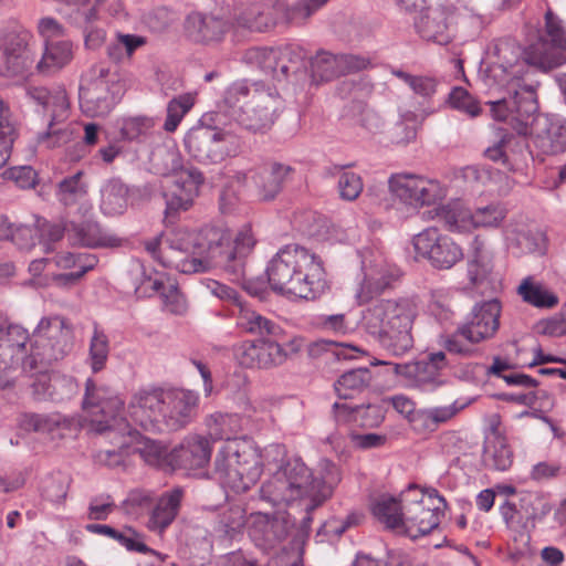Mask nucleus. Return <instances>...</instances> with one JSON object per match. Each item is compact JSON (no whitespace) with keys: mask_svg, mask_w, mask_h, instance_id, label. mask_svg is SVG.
Returning <instances> with one entry per match:
<instances>
[{"mask_svg":"<svg viewBox=\"0 0 566 566\" xmlns=\"http://www.w3.org/2000/svg\"><path fill=\"white\" fill-rule=\"evenodd\" d=\"M391 195L412 208L434 205L446 196L438 180L422 176L397 174L389 178Z\"/></svg>","mask_w":566,"mask_h":566,"instance_id":"nucleus-16","label":"nucleus"},{"mask_svg":"<svg viewBox=\"0 0 566 566\" xmlns=\"http://www.w3.org/2000/svg\"><path fill=\"white\" fill-rule=\"evenodd\" d=\"M538 145L547 154L564 151L566 149V120L551 122L544 134L538 136Z\"/></svg>","mask_w":566,"mask_h":566,"instance_id":"nucleus-55","label":"nucleus"},{"mask_svg":"<svg viewBox=\"0 0 566 566\" xmlns=\"http://www.w3.org/2000/svg\"><path fill=\"white\" fill-rule=\"evenodd\" d=\"M88 192V184L82 170L64 177L56 185L55 197L64 207H72L82 202Z\"/></svg>","mask_w":566,"mask_h":566,"instance_id":"nucleus-43","label":"nucleus"},{"mask_svg":"<svg viewBox=\"0 0 566 566\" xmlns=\"http://www.w3.org/2000/svg\"><path fill=\"white\" fill-rule=\"evenodd\" d=\"M238 312L234 313L237 317V326L249 334L259 335L261 337L279 338L282 334V328L272 319L263 316L259 312L252 310L242 301L235 304Z\"/></svg>","mask_w":566,"mask_h":566,"instance_id":"nucleus-34","label":"nucleus"},{"mask_svg":"<svg viewBox=\"0 0 566 566\" xmlns=\"http://www.w3.org/2000/svg\"><path fill=\"white\" fill-rule=\"evenodd\" d=\"M56 266L61 269L76 268L77 271L62 275L66 282H75L80 280L86 272L94 269L98 260L96 255L91 253H72L63 252L54 256Z\"/></svg>","mask_w":566,"mask_h":566,"instance_id":"nucleus-47","label":"nucleus"},{"mask_svg":"<svg viewBox=\"0 0 566 566\" xmlns=\"http://www.w3.org/2000/svg\"><path fill=\"white\" fill-rule=\"evenodd\" d=\"M63 120H50L48 129L38 135V144L46 149L62 147L72 142L75 136V127L72 124L61 125Z\"/></svg>","mask_w":566,"mask_h":566,"instance_id":"nucleus-53","label":"nucleus"},{"mask_svg":"<svg viewBox=\"0 0 566 566\" xmlns=\"http://www.w3.org/2000/svg\"><path fill=\"white\" fill-rule=\"evenodd\" d=\"M108 355V337L103 331L95 326L88 348V364L93 373H98L105 368Z\"/></svg>","mask_w":566,"mask_h":566,"instance_id":"nucleus-56","label":"nucleus"},{"mask_svg":"<svg viewBox=\"0 0 566 566\" xmlns=\"http://www.w3.org/2000/svg\"><path fill=\"white\" fill-rule=\"evenodd\" d=\"M70 483L71 478L65 473L51 474L43 481L42 495L51 502L60 503L65 500Z\"/></svg>","mask_w":566,"mask_h":566,"instance_id":"nucleus-59","label":"nucleus"},{"mask_svg":"<svg viewBox=\"0 0 566 566\" xmlns=\"http://www.w3.org/2000/svg\"><path fill=\"white\" fill-rule=\"evenodd\" d=\"M364 279L356 292V297L360 304L369 302L375 296L381 294L396 279V273L389 264L381 258L361 261Z\"/></svg>","mask_w":566,"mask_h":566,"instance_id":"nucleus-26","label":"nucleus"},{"mask_svg":"<svg viewBox=\"0 0 566 566\" xmlns=\"http://www.w3.org/2000/svg\"><path fill=\"white\" fill-rule=\"evenodd\" d=\"M265 273L272 291L290 298L313 301L327 289L322 260L298 244L281 248Z\"/></svg>","mask_w":566,"mask_h":566,"instance_id":"nucleus-4","label":"nucleus"},{"mask_svg":"<svg viewBox=\"0 0 566 566\" xmlns=\"http://www.w3.org/2000/svg\"><path fill=\"white\" fill-rule=\"evenodd\" d=\"M150 163L157 174L174 176L171 187L164 193L165 220L174 222L181 212L193 207L200 188L205 184V177L198 168L191 165L185 166L179 151L174 148L165 146L156 148L151 153Z\"/></svg>","mask_w":566,"mask_h":566,"instance_id":"nucleus-8","label":"nucleus"},{"mask_svg":"<svg viewBox=\"0 0 566 566\" xmlns=\"http://www.w3.org/2000/svg\"><path fill=\"white\" fill-rule=\"evenodd\" d=\"M214 472L222 484L245 492L261 476L259 452L248 440L224 442L216 455Z\"/></svg>","mask_w":566,"mask_h":566,"instance_id":"nucleus-9","label":"nucleus"},{"mask_svg":"<svg viewBox=\"0 0 566 566\" xmlns=\"http://www.w3.org/2000/svg\"><path fill=\"white\" fill-rule=\"evenodd\" d=\"M74 346V325L63 315L41 317L30 334L0 314V388L11 386L19 370L34 371L63 360Z\"/></svg>","mask_w":566,"mask_h":566,"instance_id":"nucleus-2","label":"nucleus"},{"mask_svg":"<svg viewBox=\"0 0 566 566\" xmlns=\"http://www.w3.org/2000/svg\"><path fill=\"white\" fill-rule=\"evenodd\" d=\"M209 436L214 440H224L226 442L239 440L235 437L238 428V418L232 415H218L208 423Z\"/></svg>","mask_w":566,"mask_h":566,"instance_id":"nucleus-61","label":"nucleus"},{"mask_svg":"<svg viewBox=\"0 0 566 566\" xmlns=\"http://www.w3.org/2000/svg\"><path fill=\"white\" fill-rule=\"evenodd\" d=\"M294 523L291 514L284 511L272 515L256 513L252 515L249 536L261 549L272 551L287 539Z\"/></svg>","mask_w":566,"mask_h":566,"instance_id":"nucleus-19","label":"nucleus"},{"mask_svg":"<svg viewBox=\"0 0 566 566\" xmlns=\"http://www.w3.org/2000/svg\"><path fill=\"white\" fill-rule=\"evenodd\" d=\"M304 49L294 43L276 48H250L243 61L277 82L302 84L308 77Z\"/></svg>","mask_w":566,"mask_h":566,"instance_id":"nucleus-10","label":"nucleus"},{"mask_svg":"<svg viewBox=\"0 0 566 566\" xmlns=\"http://www.w3.org/2000/svg\"><path fill=\"white\" fill-rule=\"evenodd\" d=\"M73 55L72 43L67 40H48L42 59L36 69L43 74H51L66 65Z\"/></svg>","mask_w":566,"mask_h":566,"instance_id":"nucleus-41","label":"nucleus"},{"mask_svg":"<svg viewBox=\"0 0 566 566\" xmlns=\"http://www.w3.org/2000/svg\"><path fill=\"white\" fill-rule=\"evenodd\" d=\"M232 22L234 27L255 32H265L275 24L274 19L264 6L258 3L243 9Z\"/></svg>","mask_w":566,"mask_h":566,"instance_id":"nucleus-48","label":"nucleus"},{"mask_svg":"<svg viewBox=\"0 0 566 566\" xmlns=\"http://www.w3.org/2000/svg\"><path fill=\"white\" fill-rule=\"evenodd\" d=\"M15 137V120L9 105L0 97V169L10 158Z\"/></svg>","mask_w":566,"mask_h":566,"instance_id":"nucleus-51","label":"nucleus"},{"mask_svg":"<svg viewBox=\"0 0 566 566\" xmlns=\"http://www.w3.org/2000/svg\"><path fill=\"white\" fill-rule=\"evenodd\" d=\"M348 166H334L331 170L332 175L338 176L337 188L339 197L346 201L356 200L363 191L364 185L361 177L353 171L345 170Z\"/></svg>","mask_w":566,"mask_h":566,"instance_id":"nucleus-54","label":"nucleus"},{"mask_svg":"<svg viewBox=\"0 0 566 566\" xmlns=\"http://www.w3.org/2000/svg\"><path fill=\"white\" fill-rule=\"evenodd\" d=\"M182 494V490L176 488L160 496L147 522L149 531L161 534L175 521Z\"/></svg>","mask_w":566,"mask_h":566,"instance_id":"nucleus-33","label":"nucleus"},{"mask_svg":"<svg viewBox=\"0 0 566 566\" xmlns=\"http://www.w3.org/2000/svg\"><path fill=\"white\" fill-rule=\"evenodd\" d=\"M416 316L417 307L408 298L381 300L365 311L363 324L387 355L400 357L413 348Z\"/></svg>","mask_w":566,"mask_h":566,"instance_id":"nucleus-6","label":"nucleus"},{"mask_svg":"<svg viewBox=\"0 0 566 566\" xmlns=\"http://www.w3.org/2000/svg\"><path fill=\"white\" fill-rule=\"evenodd\" d=\"M231 136L230 130L209 126L195 127L187 133L185 146L197 161L206 165L218 164L228 155L227 144Z\"/></svg>","mask_w":566,"mask_h":566,"instance_id":"nucleus-18","label":"nucleus"},{"mask_svg":"<svg viewBox=\"0 0 566 566\" xmlns=\"http://www.w3.org/2000/svg\"><path fill=\"white\" fill-rule=\"evenodd\" d=\"M418 255L439 270H449L463 259L461 247L437 228H427L412 240Z\"/></svg>","mask_w":566,"mask_h":566,"instance_id":"nucleus-17","label":"nucleus"},{"mask_svg":"<svg viewBox=\"0 0 566 566\" xmlns=\"http://www.w3.org/2000/svg\"><path fill=\"white\" fill-rule=\"evenodd\" d=\"M167 390L159 387L138 389L130 398L127 413L132 421L145 431H165V403Z\"/></svg>","mask_w":566,"mask_h":566,"instance_id":"nucleus-15","label":"nucleus"},{"mask_svg":"<svg viewBox=\"0 0 566 566\" xmlns=\"http://www.w3.org/2000/svg\"><path fill=\"white\" fill-rule=\"evenodd\" d=\"M484 461L496 471H506L513 463V451L507 439L494 432L485 441Z\"/></svg>","mask_w":566,"mask_h":566,"instance_id":"nucleus-46","label":"nucleus"},{"mask_svg":"<svg viewBox=\"0 0 566 566\" xmlns=\"http://www.w3.org/2000/svg\"><path fill=\"white\" fill-rule=\"evenodd\" d=\"M437 218L451 232H468L474 229L472 212L461 201H452L437 210Z\"/></svg>","mask_w":566,"mask_h":566,"instance_id":"nucleus-44","label":"nucleus"},{"mask_svg":"<svg viewBox=\"0 0 566 566\" xmlns=\"http://www.w3.org/2000/svg\"><path fill=\"white\" fill-rule=\"evenodd\" d=\"M449 105L470 117H476L481 114V106L478 99L465 88L457 86L451 90L448 97Z\"/></svg>","mask_w":566,"mask_h":566,"instance_id":"nucleus-62","label":"nucleus"},{"mask_svg":"<svg viewBox=\"0 0 566 566\" xmlns=\"http://www.w3.org/2000/svg\"><path fill=\"white\" fill-rule=\"evenodd\" d=\"M130 189L118 178L107 180L101 188V211L105 216L123 214L129 205Z\"/></svg>","mask_w":566,"mask_h":566,"instance_id":"nucleus-36","label":"nucleus"},{"mask_svg":"<svg viewBox=\"0 0 566 566\" xmlns=\"http://www.w3.org/2000/svg\"><path fill=\"white\" fill-rule=\"evenodd\" d=\"M402 502L403 515L398 534L417 539L439 526L446 501L437 491L424 494L418 488L410 486L402 494Z\"/></svg>","mask_w":566,"mask_h":566,"instance_id":"nucleus-12","label":"nucleus"},{"mask_svg":"<svg viewBox=\"0 0 566 566\" xmlns=\"http://www.w3.org/2000/svg\"><path fill=\"white\" fill-rule=\"evenodd\" d=\"M340 482L338 468L326 462L315 475L302 459L292 460L283 465L272 479L262 484L261 497L273 505H296L304 510L301 531L311 528V513L328 500L335 486Z\"/></svg>","mask_w":566,"mask_h":566,"instance_id":"nucleus-3","label":"nucleus"},{"mask_svg":"<svg viewBox=\"0 0 566 566\" xmlns=\"http://www.w3.org/2000/svg\"><path fill=\"white\" fill-rule=\"evenodd\" d=\"M29 96L44 109L51 112V120L67 119L70 102L64 88L32 87L29 90Z\"/></svg>","mask_w":566,"mask_h":566,"instance_id":"nucleus-37","label":"nucleus"},{"mask_svg":"<svg viewBox=\"0 0 566 566\" xmlns=\"http://www.w3.org/2000/svg\"><path fill=\"white\" fill-rule=\"evenodd\" d=\"M419 35L440 45L448 44L452 35L446 20V14L440 9H428L421 12L415 22Z\"/></svg>","mask_w":566,"mask_h":566,"instance_id":"nucleus-35","label":"nucleus"},{"mask_svg":"<svg viewBox=\"0 0 566 566\" xmlns=\"http://www.w3.org/2000/svg\"><path fill=\"white\" fill-rule=\"evenodd\" d=\"M517 294L523 302L536 308H553L559 303L558 296L546 284L531 275L521 281Z\"/></svg>","mask_w":566,"mask_h":566,"instance_id":"nucleus-40","label":"nucleus"},{"mask_svg":"<svg viewBox=\"0 0 566 566\" xmlns=\"http://www.w3.org/2000/svg\"><path fill=\"white\" fill-rule=\"evenodd\" d=\"M506 217V209L501 203L479 207L472 212L474 228H497Z\"/></svg>","mask_w":566,"mask_h":566,"instance_id":"nucleus-63","label":"nucleus"},{"mask_svg":"<svg viewBox=\"0 0 566 566\" xmlns=\"http://www.w3.org/2000/svg\"><path fill=\"white\" fill-rule=\"evenodd\" d=\"M185 547L182 555L191 566L206 565L212 554L211 535L207 527L199 524H187L181 531Z\"/></svg>","mask_w":566,"mask_h":566,"instance_id":"nucleus-30","label":"nucleus"},{"mask_svg":"<svg viewBox=\"0 0 566 566\" xmlns=\"http://www.w3.org/2000/svg\"><path fill=\"white\" fill-rule=\"evenodd\" d=\"M132 273L134 274L133 284L137 297L159 295L168 280L164 273L154 270L147 271L139 261L134 262Z\"/></svg>","mask_w":566,"mask_h":566,"instance_id":"nucleus-42","label":"nucleus"},{"mask_svg":"<svg viewBox=\"0 0 566 566\" xmlns=\"http://www.w3.org/2000/svg\"><path fill=\"white\" fill-rule=\"evenodd\" d=\"M222 240L223 229L218 227L174 230L165 237L167 264L185 274L207 272L216 268V263H222Z\"/></svg>","mask_w":566,"mask_h":566,"instance_id":"nucleus-7","label":"nucleus"},{"mask_svg":"<svg viewBox=\"0 0 566 566\" xmlns=\"http://www.w3.org/2000/svg\"><path fill=\"white\" fill-rule=\"evenodd\" d=\"M78 392V385L72 376L52 373L49 400L64 402L72 399Z\"/></svg>","mask_w":566,"mask_h":566,"instance_id":"nucleus-58","label":"nucleus"},{"mask_svg":"<svg viewBox=\"0 0 566 566\" xmlns=\"http://www.w3.org/2000/svg\"><path fill=\"white\" fill-rule=\"evenodd\" d=\"M85 530L93 534L111 537L130 552L146 553L149 551L139 534L132 528L120 532L109 525L87 524Z\"/></svg>","mask_w":566,"mask_h":566,"instance_id":"nucleus-49","label":"nucleus"},{"mask_svg":"<svg viewBox=\"0 0 566 566\" xmlns=\"http://www.w3.org/2000/svg\"><path fill=\"white\" fill-rule=\"evenodd\" d=\"M198 395L191 390L168 389L165 403V431H177L192 419Z\"/></svg>","mask_w":566,"mask_h":566,"instance_id":"nucleus-27","label":"nucleus"},{"mask_svg":"<svg viewBox=\"0 0 566 566\" xmlns=\"http://www.w3.org/2000/svg\"><path fill=\"white\" fill-rule=\"evenodd\" d=\"M234 28L231 19L212 13L191 12L185 20L186 35L200 44H218Z\"/></svg>","mask_w":566,"mask_h":566,"instance_id":"nucleus-22","label":"nucleus"},{"mask_svg":"<svg viewBox=\"0 0 566 566\" xmlns=\"http://www.w3.org/2000/svg\"><path fill=\"white\" fill-rule=\"evenodd\" d=\"M292 172L293 168L291 166L271 161L258 170L239 172L237 178L239 181L251 179L256 188L259 198L262 201H272L282 191L284 184Z\"/></svg>","mask_w":566,"mask_h":566,"instance_id":"nucleus-24","label":"nucleus"},{"mask_svg":"<svg viewBox=\"0 0 566 566\" xmlns=\"http://www.w3.org/2000/svg\"><path fill=\"white\" fill-rule=\"evenodd\" d=\"M27 31L9 32L3 40V55L0 74L7 77H24L33 64L31 51L28 49Z\"/></svg>","mask_w":566,"mask_h":566,"instance_id":"nucleus-23","label":"nucleus"},{"mask_svg":"<svg viewBox=\"0 0 566 566\" xmlns=\"http://www.w3.org/2000/svg\"><path fill=\"white\" fill-rule=\"evenodd\" d=\"M328 2L329 0H297L286 9V19L293 24H304Z\"/></svg>","mask_w":566,"mask_h":566,"instance_id":"nucleus-57","label":"nucleus"},{"mask_svg":"<svg viewBox=\"0 0 566 566\" xmlns=\"http://www.w3.org/2000/svg\"><path fill=\"white\" fill-rule=\"evenodd\" d=\"M502 305L497 298L476 303L463 324L483 343L495 337L500 329Z\"/></svg>","mask_w":566,"mask_h":566,"instance_id":"nucleus-28","label":"nucleus"},{"mask_svg":"<svg viewBox=\"0 0 566 566\" xmlns=\"http://www.w3.org/2000/svg\"><path fill=\"white\" fill-rule=\"evenodd\" d=\"M371 379L368 368H355L344 373L335 381L334 389L338 398L353 399L369 387Z\"/></svg>","mask_w":566,"mask_h":566,"instance_id":"nucleus-45","label":"nucleus"},{"mask_svg":"<svg viewBox=\"0 0 566 566\" xmlns=\"http://www.w3.org/2000/svg\"><path fill=\"white\" fill-rule=\"evenodd\" d=\"M219 107L243 129L264 133L282 112L283 101L274 88L242 80L227 87Z\"/></svg>","mask_w":566,"mask_h":566,"instance_id":"nucleus-5","label":"nucleus"},{"mask_svg":"<svg viewBox=\"0 0 566 566\" xmlns=\"http://www.w3.org/2000/svg\"><path fill=\"white\" fill-rule=\"evenodd\" d=\"M19 424L25 431L49 434L55 439L62 438L66 431H71L75 420L61 413H24L20 417Z\"/></svg>","mask_w":566,"mask_h":566,"instance_id":"nucleus-31","label":"nucleus"},{"mask_svg":"<svg viewBox=\"0 0 566 566\" xmlns=\"http://www.w3.org/2000/svg\"><path fill=\"white\" fill-rule=\"evenodd\" d=\"M379 365L392 366L395 375L405 378L408 384L424 392H431L446 384L441 371L447 367L448 360L444 352L428 354L424 358L405 363L378 361Z\"/></svg>","mask_w":566,"mask_h":566,"instance_id":"nucleus-14","label":"nucleus"},{"mask_svg":"<svg viewBox=\"0 0 566 566\" xmlns=\"http://www.w3.org/2000/svg\"><path fill=\"white\" fill-rule=\"evenodd\" d=\"M82 408L91 417L96 432L118 429L123 434L130 433V424L122 416L125 411L124 400L108 386L87 378Z\"/></svg>","mask_w":566,"mask_h":566,"instance_id":"nucleus-11","label":"nucleus"},{"mask_svg":"<svg viewBox=\"0 0 566 566\" xmlns=\"http://www.w3.org/2000/svg\"><path fill=\"white\" fill-rule=\"evenodd\" d=\"M67 239L74 245L86 248H114L120 245V239L103 229L95 221L71 222L67 226Z\"/></svg>","mask_w":566,"mask_h":566,"instance_id":"nucleus-29","label":"nucleus"},{"mask_svg":"<svg viewBox=\"0 0 566 566\" xmlns=\"http://www.w3.org/2000/svg\"><path fill=\"white\" fill-rule=\"evenodd\" d=\"M367 64L366 59L357 55L319 51L311 60V75L307 78L315 84L328 82L346 73L360 71Z\"/></svg>","mask_w":566,"mask_h":566,"instance_id":"nucleus-21","label":"nucleus"},{"mask_svg":"<svg viewBox=\"0 0 566 566\" xmlns=\"http://www.w3.org/2000/svg\"><path fill=\"white\" fill-rule=\"evenodd\" d=\"M482 342L463 323L450 334L441 336V346L450 354L465 358L476 357L481 353L478 345Z\"/></svg>","mask_w":566,"mask_h":566,"instance_id":"nucleus-38","label":"nucleus"},{"mask_svg":"<svg viewBox=\"0 0 566 566\" xmlns=\"http://www.w3.org/2000/svg\"><path fill=\"white\" fill-rule=\"evenodd\" d=\"M119 136L124 142H144L155 130V119L148 116H132L118 120Z\"/></svg>","mask_w":566,"mask_h":566,"instance_id":"nucleus-50","label":"nucleus"},{"mask_svg":"<svg viewBox=\"0 0 566 566\" xmlns=\"http://www.w3.org/2000/svg\"><path fill=\"white\" fill-rule=\"evenodd\" d=\"M109 71L103 66L93 67L80 85V107L91 117L107 116L120 99V87L107 80Z\"/></svg>","mask_w":566,"mask_h":566,"instance_id":"nucleus-13","label":"nucleus"},{"mask_svg":"<svg viewBox=\"0 0 566 566\" xmlns=\"http://www.w3.org/2000/svg\"><path fill=\"white\" fill-rule=\"evenodd\" d=\"M370 511L387 530L398 533L403 515L402 499L399 501L389 494H380L371 500Z\"/></svg>","mask_w":566,"mask_h":566,"instance_id":"nucleus-39","label":"nucleus"},{"mask_svg":"<svg viewBox=\"0 0 566 566\" xmlns=\"http://www.w3.org/2000/svg\"><path fill=\"white\" fill-rule=\"evenodd\" d=\"M245 523V510L239 505L230 506L218 515L216 532L221 536L233 539L242 534Z\"/></svg>","mask_w":566,"mask_h":566,"instance_id":"nucleus-52","label":"nucleus"},{"mask_svg":"<svg viewBox=\"0 0 566 566\" xmlns=\"http://www.w3.org/2000/svg\"><path fill=\"white\" fill-rule=\"evenodd\" d=\"M287 355L289 352L273 337L243 342L235 350L239 364L247 368H272L282 365Z\"/></svg>","mask_w":566,"mask_h":566,"instance_id":"nucleus-20","label":"nucleus"},{"mask_svg":"<svg viewBox=\"0 0 566 566\" xmlns=\"http://www.w3.org/2000/svg\"><path fill=\"white\" fill-rule=\"evenodd\" d=\"M221 254L222 263H216V268H222L232 280H239L245 275V256L255 244L251 228L244 226L233 239V248L230 247V235L223 230Z\"/></svg>","mask_w":566,"mask_h":566,"instance_id":"nucleus-25","label":"nucleus"},{"mask_svg":"<svg viewBox=\"0 0 566 566\" xmlns=\"http://www.w3.org/2000/svg\"><path fill=\"white\" fill-rule=\"evenodd\" d=\"M174 458L185 469H200L211 458V446L203 437L190 436L182 441L178 449L174 450Z\"/></svg>","mask_w":566,"mask_h":566,"instance_id":"nucleus-32","label":"nucleus"},{"mask_svg":"<svg viewBox=\"0 0 566 566\" xmlns=\"http://www.w3.org/2000/svg\"><path fill=\"white\" fill-rule=\"evenodd\" d=\"M566 62V31L560 19L551 10L545 12V34L526 50L511 38L496 40L490 52L485 83L505 92V96L489 102L496 120H510L521 135L538 112L536 71L547 72Z\"/></svg>","mask_w":566,"mask_h":566,"instance_id":"nucleus-1","label":"nucleus"},{"mask_svg":"<svg viewBox=\"0 0 566 566\" xmlns=\"http://www.w3.org/2000/svg\"><path fill=\"white\" fill-rule=\"evenodd\" d=\"M191 106L192 101L188 95H181L171 99L167 105V116L164 124L165 130L169 133L175 132Z\"/></svg>","mask_w":566,"mask_h":566,"instance_id":"nucleus-64","label":"nucleus"},{"mask_svg":"<svg viewBox=\"0 0 566 566\" xmlns=\"http://www.w3.org/2000/svg\"><path fill=\"white\" fill-rule=\"evenodd\" d=\"M515 144L516 138L512 134H504L496 143L485 149L484 155L490 160L501 163L506 169L512 170V151Z\"/></svg>","mask_w":566,"mask_h":566,"instance_id":"nucleus-60","label":"nucleus"}]
</instances>
